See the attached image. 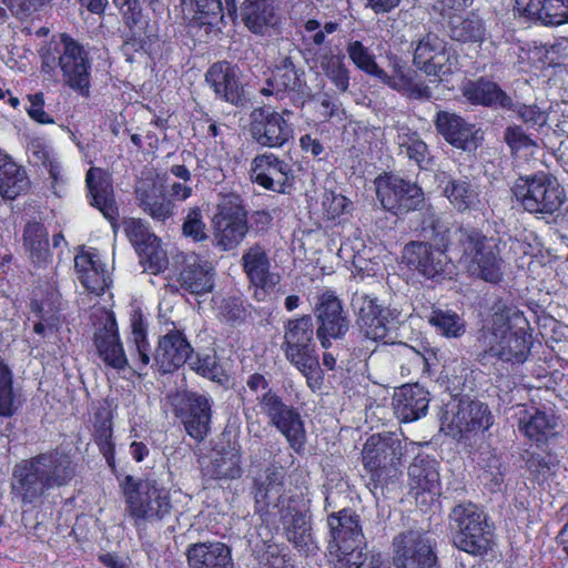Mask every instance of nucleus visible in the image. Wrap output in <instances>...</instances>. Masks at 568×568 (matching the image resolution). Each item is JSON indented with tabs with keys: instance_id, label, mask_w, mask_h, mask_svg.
Here are the masks:
<instances>
[{
	"instance_id": "5fc2aeb1",
	"label": "nucleus",
	"mask_w": 568,
	"mask_h": 568,
	"mask_svg": "<svg viewBox=\"0 0 568 568\" xmlns=\"http://www.w3.org/2000/svg\"><path fill=\"white\" fill-rule=\"evenodd\" d=\"M346 52L354 65L362 72L376 79L386 77V71L382 69L375 59V55L359 40L347 43Z\"/></svg>"
},
{
	"instance_id": "e433bc0d",
	"label": "nucleus",
	"mask_w": 568,
	"mask_h": 568,
	"mask_svg": "<svg viewBox=\"0 0 568 568\" xmlns=\"http://www.w3.org/2000/svg\"><path fill=\"white\" fill-rule=\"evenodd\" d=\"M239 16L245 28L256 36L266 34L281 21L276 0H244Z\"/></svg>"
},
{
	"instance_id": "a211bd4d",
	"label": "nucleus",
	"mask_w": 568,
	"mask_h": 568,
	"mask_svg": "<svg viewBox=\"0 0 568 568\" xmlns=\"http://www.w3.org/2000/svg\"><path fill=\"white\" fill-rule=\"evenodd\" d=\"M291 111L277 112L270 106L255 108L250 115L248 131L254 142L263 148L280 149L293 136V126L285 119Z\"/></svg>"
},
{
	"instance_id": "37998d69",
	"label": "nucleus",
	"mask_w": 568,
	"mask_h": 568,
	"mask_svg": "<svg viewBox=\"0 0 568 568\" xmlns=\"http://www.w3.org/2000/svg\"><path fill=\"white\" fill-rule=\"evenodd\" d=\"M139 205L154 221L165 222L174 213V203L165 191L155 183H148L136 190Z\"/></svg>"
},
{
	"instance_id": "5701e85b",
	"label": "nucleus",
	"mask_w": 568,
	"mask_h": 568,
	"mask_svg": "<svg viewBox=\"0 0 568 568\" xmlns=\"http://www.w3.org/2000/svg\"><path fill=\"white\" fill-rule=\"evenodd\" d=\"M193 353L184 331L173 327L159 337L152 366L162 375L172 374L186 364Z\"/></svg>"
},
{
	"instance_id": "69168bd1",
	"label": "nucleus",
	"mask_w": 568,
	"mask_h": 568,
	"mask_svg": "<svg viewBox=\"0 0 568 568\" xmlns=\"http://www.w3.org/2000/svg\"><path fill=\"white\" fill-rule=\"evenodd\" d=\"M505 142L513 152H519L537 146L534 139L520 125H509L505 130Z\"/></svg>"
},
{
	"instance_id": "f704fd0d",
	"label": "nucleus",
	"mask_w": 568,
	"mask_h": 568,
	"mask_svg": "<svg viewBox=\"0 0 568 568\" xmlns=\"http://www.w3.org/2000/svg\"><path fill=\"white\" fill-rule=\"evenodd\" d=\"M436 459L429 455L417 454L408 467L409 494L418 500L420 496L429 494L432 498L439 495L440 478Z\"/></svg>"
},
{
	"instance_id": "0e129e2a",
	"label": "nucleus",
	"mask_w": 568,
	"mask_h": 568,
	"mask_svg": "<svg viewBox=\"0 0 568 568\" xmlns=\"http://www.w3.org/2000/svg\"><path fill=\"white\" fill-rule=\"evenodd\" d=\"M124 232L134 248L141 246L148 240L155 241V234L151 233L149 226L140 219L124 221Z\"/></svg>"
},
{
	"instance_id": "39448f33",
	"label": "nucleus",
	"mask_w": 568,
	"mask_h": 568,
	"mask_svg": "<svg viewBox=\"0 0 568 568\" xmlns=\"http://www.w3.org/2000/svg\"><path fill=\"white\" fill-rule=\"evenodd\" d=\"M126 511L135 520H162L172 510L170 490L152 477H135L116 474Z\"/></svg>"
},
{
	"instance_id": "a878e982",
	"label": "nucleus",
	"mask_w": 568,
	"mask_h": 568,
	"mask_svg": "<svg viewBox=\"0 0 568 568\" xmlns=\"http://www.w3.org/2000/svg\"><path fill=\"white\" fill-rule=\"evenodd\" d=\"M193 12L189 28L200 41L210 42L217 39L226 27L222 0H190Z\"/></svg>"
},
{
	"instance_id": "c9c22d12",
	"label": "nucleus",
	"mask_w": 568,
	"mask_h": 568,
	"mask_svg": "<svg viewBox=\"0 0 568 568\" xmlns=\"http://www.w3.org/2000/svg\"><path fill=\"white\" fill-rule=\"evenodd\" d=\"M429 393L419 384H404L395 390L393 407L402 423H412L426 415Z\"/></svg>"
},
{
	"instance_id": "c756f323",
	"label": "nucleus",
	"mask_w": 568,
	"mask_h": 568,
	"mask_svg": "<svg viewBox=\"0 0 568 568\" xmlns=\"http://www.w3.org/2000/svg\"><path fill=\"white\" fill-rule=\"evenodd\" d=\"M237 71L236 65L223 60L214 62L205 73V81L215 97L233 105H239L244 97V88Z\"/></svg>"
},
{
	"instance_id": "f03ea898",
	"label": "nucleus",
	"mask_w": 568,
	"mask_h": 568,
	"mask_svg": "<svg viewBox=\"0 0 568 568\" xmlns=\"http://www.w3.org/2000/svg\"><path fill=\"white\" fill-rule=\"evenodd\" d=\"M77 467L72 455L60 447L21 459L13 466L10 493L22 507H36L51 489L69 486Z\"/></svg>"
},
{
	"instance_id": "a18cd8bd",
	"label": "nucleus",
	"mask_w": 568,
	"mask_h": 568,
	"mask_svg": "<svg viewBox=\"0 0 568 568\" xmlns=\"http://www.w3.org/2000/svg\"><path fill=\"white\" fill-rule=\"evenodd\" d=\"M29 179L24 169L10 158L0 159V194L13 200L29 187Z\"/></svg>"
},
{
	"instance_id": "9b49d317",
	"label": "nucleus",
	"mask_w": 568,
	"mask_h": 568,
	"mask_svg": "<svg viewBox=\"0 0 568 568\" xmlns=\"http://www.w3.org/2000/svg\"><path fill=\"white\" fill-rule=\"evenodd\" d=\"M173 415L180 420L185 433L197 443L211 432L213 399L194 390H176L169 396Z\"/></svg>"
},
{
	"instance_id": "412c9836",
	"label": "nucleus",
	"mask_w": 568,
	"mask_h": 568,
	"mask_svg": "<svg viewBox=\"0 0 568 568\" xmlns=\"http://www.w3.org/2000/svg\"><path fill=\"white\" fill-rule=\"evenodd\" d=\"M92 342L105 366L116 371H123L129 366L113 312H106L103 322L95 325Z\"/></svg>"
},
{
	"instance_id": "e2e57ef3",
	"label": "nucleus",
	"mask_w": 568,
	"mask_h": 568,
	"mask_svg": "<svg viewBox=\"0 0 568 568\" xmlns=\"http://www.w3.org/2000/svg\"><path fill=\"white\" fill-rule=\"evenodd\" d=\"M186 363L192 371L204 378L215 381L219 376V365L215 357L212 355L196 354L193 356L192 354Z\"/></svg>"
},
{
	"instance_id": "7ed1b4c3",
	"label": "nucleus",
	"mask_w": 568,
	"mask_h": 568,
	"mask_svg": "<svg viewBox=\"0 0 568 568\" xmlns=\"http://www.w3.org/2000/svg\"><path fill=\"white\" fill-rule=\"evenodd\" d=\"M404 446L396 434L390 432L371 435L362 450L363 478L368 490L376 496L385 495L399 484Z\"/></svg>"
},
{
	"instance_id": "f3484780",
	"label": "nucleus",
	"mask_w": 568,
	"mask_h": 568,
	"mask_svg": "<svg viewBox=\"0 0 568 568\" xmlns=\"http://www.w3.org/2000/svg\"><path fill=\"white\" fill-rule=\"evenodd\" d=\"M282 348L286 359L294 367L302 366L304 369H311L317 366L318 355L311 315L306 314L287 321Z\"/></svg>"
},
{
	"instance_id": "052dcab7",
	"label": "nucleus",
	"mask_w": 568,
	"mask_h": 568,
	"mask_svg": "<svg viewBox=\"0 0 568 568\" xmlns=\"http://www.w3.org/2000/svg\"><path fill=\"white\" fill-rule=\"evenodd\" d=\"M182 234L194 243H201L209 239L203 214L199 206L189 210L182 224Z\"/></svg>"
},
{
	"instance_id": "3c124183",
	"label": "nucleus",
	"mask_w": 568,
	"mask_h": 568,
	"mask_svg": "<svg viewBox=\"0 0 568 568\" xmlns=\"http://www.w3.org/2000/svg\"><path fill=\"white\" fill-rule=\"evenodd\" d=\"M398 140L400 151L420 170H427L432 165L429 148L417 131L407 129V132L398 134Z\"/></svg>"
},
{
	"instance_id": "c85d7f7f",
	"label": "nucleus",
	"mask_w": 568,
	"mask_h": 568,
	"mask_svg": "<svg viewBox=\"0 0 568 568\" xmlns=\"http://www.w3.org/2000/svg\"><path fill=\"white\" fill-rule=\"evenodd\" d=\"M353 306L357 313V324L366 338L377 342L388 335L389 312L377 304L375 297L356 293Z\"/></svg>"
},
{
	"instance_id": "ea45409f",
	"label": "nucleus",
	"mask_w": 568,
	"mask_h": 568,
	"mask_svg": "<svg viewBox=\"0 0 568 568\" xmlns=\"http://www.w3.org/2000/svg\"><path fill=\"white\" fill-rule=\"evenodd\" d=\"M285 535L295 548L303 549L311 541V517L302 510L296 501L288 503L277 515Z\"/></svg>"
},
{
	"instance_id": "bb28decb",
	"label": "nucleus",
	"mask_w": 568,
	"mask_h": 568,
	"mask_svg": "<svg viewBox=\"0 0 568 568\" xmlns=\"http://www.w3.org/2000/svg\"><path fill=\"white\" fill-rule=\"evenodd\" d=\"M443 195L460 214L478 212L485 207L483 192L475 178L447 175L442 181Z\"/></svg>"
},
{
	"instance_id": "9d476101",
	"label": "nucleus",
	"mask_w": 568,
	"mask_h": 568,
	"mask_svg": "<svg viewBox=\"0 0 568 568\" xmlns=\"http://www.w3.org/2000/svg\"><path fill=\"white\" fill-rule=\"evenodd\" d=\"M440 424L448 435L463 439L488 430L494 424V416L486 403L460 398L445 405Z\"/></svg>"
},
{
	"instance_id": "7c9ffc66",
	"label": "nucleus",
	"mask_w": 568,
	"mask_h": 568,
	"mask_svg": "<svg viewBox=\"0 0 568 568\" xmlns=\"http://www.w3.org/2000/svg\"><path fill=\"white\" fill-rule=\"evenodd\" d=\"M242 265L250 283L256 287V298L263 301L280 281L270 271L271 263L264 247L260 244L251 246L242 256Z\"/></svg>"
},
{
	"instance_id": "774afa93",
	"label": "nucleus",
	"mask_w": 568,
	"mask_h": 568,
	"mask_svg": "<svg viewBox=\"0 0 568 568\" xmlns=\"http://www.w3.org/2000/svg\"><path fill=\"white\" fill-rule=\"evenodd\" d=\"M518 116L523 120L528 129L535 130L542 128L548 121V114L536 104L520 105L518 108Z\"/></svg>"
},
{
	"instance_id": "dca6fc26",
	"label": "nucleus",
	"mask_w": 568,
	"mask_h": 568,
	"mask_svg": "<svg viewBox=\"0 0 568 568\" xmlns=\"http://www.w3.org/2000/svg\"><path fill=\"white\" fill-rule=\"evenodd\" d=\"M262 95H274L277 100L290 99L291 105L297 109L313 99L305 80V71L297 68L291 57H285L275 67L272 75L261 90Z\"/></svg>"
},
{
	"instance_id": "4c0bfd02",
	"label": "nucleus",
	"mask_w": 568,
	"mask_h": 568,
	"mask_svg": "<svg viewBox=\"0 0 568 568\" xmlns=\"http://www.w3.org/2000/svg\"><path fill=\"white\" fill-rule=\"evenodd\" d=\"M185 556L190 568H234L232 550L221 541L191 544Z\"/></svg>"
},
{
	"instance_id": "ddd939ff",
	"label": "nucleus",
	"mask_w": 568,
	"mask_h": 568,
	"mask_svg": "<svg viewBox=\"0 0 568 568\" xmlns=\"http://www.w3.org/2000/svg\"><path fill=\"white\" fill-rule=\"evenodd\" d=\"M392 562L395 568H439L436 541L424 531H400L392 540Z\"/></svg>"
},
{
	"instance_id": "4468645a",
	"label": "nucleus",
	"mask_w": 568,
	"mask_h": 568,
	"mask_svg": "<svg viewBox=\"0 0 568 568\" xmlns=\"http://www.w3.org/2000/svg\"><path fill=\"white\" fill-rule=\"evenodd\" d=\"M313 314L316 336L324 349L332 347V339L343 338L351 326L348 311L332 288H324L315 296Z\"/></svg>"
},
{
	"instance_id": "bf43d9fd",
	"label": "nucleus",
	"mask_w": 568,
	"mask_h": 568,
	"mask_svg": "<svg viewBox=\"0 0 568 568\" xmlns=\"http://www.w3.org/2000/svg\"><path fill=\"white\" fill-rule=\"evenodd\" d=\"M261 568H282L292 562L290 550L285 545L264 542V549L258 555Z\"/></svg>"
},
{
	"instance_id": "603ef678",
	"label": "nucleus",
	"mask_w": 568,
	"mask_h": 568,
	"mask_svg": "<svg viewBox=\"0 0 568 568\" xmlns=\"http://www.w3.org/2000/svg\"><path fill=\"white\" fill-rule=\"evenodd\" d=\"M361 544L362 541L334 542L329 550L333 568H359L366 559Z\"/></svg>"
},
{
	"instance_id": "f257e3e1",
	"label": "nucleus",
	"mask_w": 568,
	"mask_h": 568,
	"mask_svg": "<svg viewBox=\"0 0 568 568\" xmlns=\"http://www.w3.org/2000/svg\"><path fill=\"white\" fill-rule=\"evenodd\" d=\"M422 230L442 253L467 265L476 277L491 284L501 281L499 240L471 224L449 222L435 211L424 213Z\"/></svg>"
},
{
	"instance_id": "864d4df0",
	"label": "nucleus",
	"mask_w": 568,
	"mask_h": 568,
	"mask_svg": "<svg viewBox=\"0 0 568 568\" xmlns=\"http://www.w3.org/2000/svg\"><path fill=\"white\" fill-rule=\"evenodd\" d=\"M140 263L151 274L158 275L166 270L168 256L162 248L160 239L155 235V241L148 240L141 246L135 248Z\"/></svg>"
},
{
	"instance_id": "72a5a7b5",
	"label": "nucleus",
	"mask_w": 568,
	"mask_h": 568,
	"mask_svg": "<svg viewBox=\"0 0 568 568\" xmlns=\"http://www.w3.org/2000/svg\"><path fill=\"white\" fill-rule=\"evenodd\" d=\"M514 11L545 27L568 23V0H515Z\"/></svg>"
},
{
	"instance_id": "b1692460",
	"label": "nucleus",
	"mask_w": 568,
	"mask_h": 568,
	"mask_svg": "<svg viewBox=\"0 0 568 568\" xmlns=\"http://www.w3.org/2000/svg\"><path fill=\"white\" fill-rule=\"evenodd\" d=\"M85 186L89 204L99 210L111 226L115 229L120 213L111 174L102 168L92 166L87 171Z\"/></svg>"
},
{
	"instance_id": "c03bdc74",
	"label": "nucleus",
	"mask_w": 568,
	"mask_h": 568,
	"mask_svg": "<svg viewBox=\"0 0 568 568\" xmlns=\"http://www.w3.org/2000/svg\"><path fill=\"white\" fill-rule=\"evenodd\" d=\"M242 474V454L235 447H223L204 468V475L214 480L239 479Z\"/></svg>"
},
{
	"instance_id": "f8f14e48",
	"label": "nucleus",
	"mask_w": 568,
	"mask_h": 568,
	"mask_svg": "<svg viewBox=\"0 0 568 568\" xmlns=\"http://www.w3.org/2000/svg\"><path fill=\"white\" fill-rule=\"evenodd\" d=\"M375 189L383 210L397 217L419 210L425 202L424 191L416 182L392 172L379 174Z\"/></svg>"
},
{
	"instance_id": "cd10ccee",
	"label": "nucleus",
	"mask_w": 568,
	"mask_h": 568,
	"mask_svg": "<svg viewBox=\"0 0 568 568\" xmlns=\"http://www.w3.org/2000/svg\"><path fill=\"white\" fill-rule=\"evenodd\" d=\"M517 427L531 446L548 447L558 435V417L541 408L525 409L520 413Z\"/></svg>"
},
{
	"instance_id": "338daca9",
	"label": "nucleus",
	"mask_w": 568,
	"mask_h": 568,
	"mask_svg": "<svg viewBox=\"0 0 568 568\" xmlns=\"http://www.w3.org/2000/svg\"><path fill=\"white\" fill-rule=\"evenodd\" d=\"M220 314L227 323L235 325L244 322L246 317V310L240 297L230 296L223 298L220 305Z\"/></svg>"
},
{
	"instance_id": "8fccbe9b",
	"label": "nucleus",
	"mask_w": 568,
	"mask_h": 568,
	"mask_svg": "<svg viewBox=\"0 0 568 568\" xmlns=\"http://www.w3.org/2000/svg\"><path fill=\"white\" fill-rule=\"evenodd\" d=\"M524 460L530 479L537 484L546 483L556 474L560 464L557 454L550 449L542 453L527 450Z\"/></svg>"
},
{
	"instance_id": "6e6d98bb",
	"label": "nucleus",
	"mask_w": 568,
	"mask_h": 568,
	"mask_svg": "<svg viewBox=\"0 0 568 568\" xmlns=\"http://www.w3.org/2000/svg\"><path fill=\"white\" fill-rule=\"evenodd\" d=\"M428 323L448 338L460 337L466 332L465 322L453 311L433 310Z\"/></svg>"
},
{
	"instance_id": "423d86ee",
	"label": "nucleus",
	"mask_w": 568,
	"mask_h": 568,
	"mask_svg": "<svg viewBox=\"0 0 568 568\" xmlns=\"http://www.w3.org/2000/svg\"><path fill=\"white\" fill-rule=\"evenodd\" d=\"M246 385L252 392L267 389L258 399L263 412L270 423L286 438L288 446L296 454L303 453L306 444V430L298 409L286 405L278 394L270 389L268 381L261 373L251 374Z\"/></svg>"
},
{
	"instance_id": "20e7f679",
	"label": "nucleus",
	"mask_w": 568,
	"mask_h": 568,
	"mask_svg": "<svg viewBox=\"0 0 568 568\" xmlns=\"http://www.w3.org/2000/svg\"><path fill=\"white\" fill-rule=\"evenodd\" d=\"M453 545L473 557L485 558L496 546L495 527L471 501L457 504L449 514Z\"/></svg>"
},
{
	"instance_id": "680f3d73",
	"label": "nucleus",
	"mask_w": 568,
	"mask_h": 568,
	"mask_svg": "<svg viewBox=\"0 0 568 568\" xmlns=\"http://www.w3.org/2000/svg\"><path fill=\"white\" fill-rule=\"evenodd\" d=\"M114 7L122 16L129 30L135 29L143 19V10L139 0H112Z\"/></svg>"
},
{
	"instance_id": "0eeeda50",
	"label": "nucleus",
	"mask_w": 568,
	"mask_h": 568,
	"mask_svg": "<svg viewBox=\"0 0 568 568\" xmlns=\"http://www.w3.org/2000/svg\"><path fill=\"white\" fill-rule=\"evenodd\" d=\"M513 193L525 211L542 217L558 219L566 201V191L557 178L542 171L520 176Z\"/></svg>"
},
{
	"instance_id": "6e6552de",
	"label": "nucleus",
	"mask_w": 568,
	"mask_h": 568,
	"mask_svg": "<svg viewBox=\"0 0 568 568\" xmlns=\"http://www.w3.org/2000/svg\"><path fill=\"white\" fill-rule=\"evenodd\" d=\"M525 327L513 329L504 322L497 324L495 320L488 333L484 336L485 349L483 358L495 357L514 369L525 364L534 344L532 334Z\"/></svg>"
},
{
	"instance_id": "1a4fd4ad",
	"label": "nucleus",
	"mask_w": 568,
	"mask_h": 568,
	"mask_svg": "<svg viewBox=\"0 0 568 568\" xmlns=\"http://www.w3.org/2000/svg\"><path fill=\"white\" fill-rule=\"evenodd\" d=\"M215 246L233 251L245 240L248 231V212L241 195L229 193L217 204L212 219Z\"/></svg>"
},
{
	"instance_id": "4be33fe9",
	"label": "nucleus",
	"mask_w": 568,
	"mask_h": 568,
	"mask_svg": "<svg viewBox=\"0 0 568 568\" xmlns=\"http://www.w3.org/2000/svg\"><path fill=\"white\" fill-rule=\"evenodd\" d=\"M436 132L452 146L474 151L480 145L479 129L456 112L439 110L433 119Z\"/></svg>"
},
{
	"instance_id": "2eb2a0df",
	"label": "nucleus",
	"mask_w": 568,
	"mask_h": 568,
	"mask_svg": "<svg viewBox=\"0 0 568 568\" xmlns=\"http://www.w3.org/2000/svg\"><path fill=\"white\" fill-rule=\"evenodd\" d=\"M61 50L55 45V51L59 53L58 64L64 84L79 95L89 98L92 72L89 51L68 33L61 34Z\"/></svg>"
},
{
	"instance_id": "6ab92c4d",
	"label": "nucleus",
	"mask_w": 568,
	"mask_h": 568,
	"mask_svg": "<svg viewBox=\"0 0 568 568\" xmlns=\"http://www.w3.org/2000/svg\"><path fill=\"white\" fill-rule=\"evenodd\" d=\"M248 173L253 184L280 194L288 193L295 181L292 165L272 152L257 154Z\"/></svg>"
},
{
	"instance_id": "a19ab883",
	"label": "nucleus",
	"mask_w": 568,
	"mask_h": 568,
	"mask_svg": "<svg viewBox=\"0 0 568 568\" xmlns=\"http://www.w3.org/2000/svg\"><path fill=\"white\" fill-rule=\"evenodd\" d=\"M448 58L445 48L437 43V38L427 34L417 44L413 62L417 69L427 75L439 77L445 74V64Z\"/></svg>"
},
{
	"instance_id": "49530a36",
	"label": "nucleus",
	"mask_w": 568,
	"mask_h": 568,
	"mask_svg": "<svg viewBox=\"0 0 568 568\" xmlns=\"http://www.w3.org/2000/svg\"><path fill=\"white\" fill-rule=\"evenodd\" d=\"M327 524L334 539V542H355L362 541V527L358 516L352 514L349 509H342L327 517Z\"/></svg>"
},
{
	"instance_id": "2f4dec72",
	"label": "nucleus",
	"mask_w": 568,
	"mask_h": 568,
	"mask_svg": "<svg viewBox=\"0 0 568 568\" xmlns=\"http://www.w3.org/2000/svg\"><path fill=\"white\" fill-rule=\"evenodd\" d=\"M74 268L79 282L89 293L101 296L109 288L111 281L97 248L81 247L74 256Z\"/></svg>"
},
{
	"instance_id": "aec40b11",
	"label": "nucleus",
	"mask_w": 568,
	"mask_h": 568,
	"mask_svg": "<svg viewBox=\"0 0 568 568\" xmlns=\"http://www.w3.org/2000/svg\"><path fill=\"white\" fill-rule=\"evenodd\" d=\"M253 495L256 513L265 521L277 516L288 503L295 501L285 497L284 475L275 467H267L263 477L254 478Z\"/></svg>"
},
{
	"instance_id": "473e14b6",
	"label": "nucleus",
	"mask_w": 568,
	"mask_h": 568,
	"mask_svg": "<svg viewBox=\"0 0 568 568\" xmlns=\"http://www.w3.org/2000/svg\"><path fill=\"white\" fill-rule=\"evenodd\" d=\"M176 280L190 294L202 295L214 287V268L195 253L184 254L181 256Z\"/></svg>"
},
{
	"instance_id": "58836bf2",
	"label": "nucleus",
	"mask_w": 568,
	"mask_h": 568,
	"mask_svg": "<svg viewBox=\"0 0 568 568\" xmlns=\"http://www.w3.org/2000/svg\"><path fill=\"white\" fill-rule=\"evenodd\" d=\"M460 90L463 97L473 105L487 108L501 106L509 109L513 103L511 98L499 87V84L486 77L465 81Z\"/></svg>"
},
{
	"instance_id": "393cba45",
	"label": "nucleus",
	"mask_w": 568,
	"mask_h": 568,
	"mask_svg": "<svg viewBox=\"0 0 568 568\" xmlns=\"http://www.w3.org/2000/svg\"><path fill=\"white\" fill-rule=\"evenodd\" d=\"M403 263L427 280H438L445 274L446 262L436 245L429 242L410 241L402 252Z\"/></svg>"
},
{
	"instance_id": "4d7b16f0",
	"label": "nucleus",
	"mask_w": 568,
	"mask_h": 568,
	"mask_svg": "<svg viewBox=\"0 0 568 568\" xmlns=\"http://www.w3.org/2000/svg\"><path fill=\"white\" fill-rule=\"evenodd\" d=\"M324 74L341 92H345L349 87V71L345 65L343 54L325 55L321 62Z\"/></svg>"
},
{
	"instance_id": "de8ad7c7",
	"label": "nucleus",
	"mask_w": 568,
	"mask_h": 568,
	"mask_svg": "<svg viewBox=\"0 0 568 568\" xmlns=\"http://www.w3.org/2000/svg\"><path fill=\"white\" fill-rule=\"evenodd\" d=\"M448 36L452 40L462 43L481 42L485 37L483 20L470 13L466 17L454 14L448 21Z\"/></svg>"
},
{
	"instance_id": "09e8293b",
	"label": "nucleus",
	"mask_w": 568,
	"mask_h": 568,
	"mask_svg": "<svg viewBox=\"0 0 568 568\" xmlns=\"http://www.w3.org/2000/svg\"><path fill=\"white\" fill-rule=\"evenodd\" d=\"M22 237L32 263L41 264L45 262L50 250L49 234L44 224L36 220L28 221L23 227Z\"/></svg>"
},
{
	"instance_id": "79ce46f5",
	"label": "nucleus",
	"mask_w": 568,
	"mask_h": 568,
	"mask_svg": "<svg viewBox=\"0 0 568 568\" xmlns=\"http://www.w3.org/2000/svg\"><path fill=\"white\" fill-rule=\"evenodd\" d=\"M417 73L406 64L395 63L392 74L386 72V77L378 80L389 88L406 94L409 99L429 100L432 91L428 85L416 81Z\"/></svg>"
},
{
	"instance_id": "13d9d810",
	"label": "nucleus",
	"mask_w": 568,
	"mask_h": 568,
	"mask_svg": "<svg viewBox=\"0 0 568 568\" xmlns=\"http://www.w3.org/2000/svg\"><path fill=\"white\" fill-rule=\"evenodd\" d=\"M92 439L97 445L99 453L103 456L110 471L116 476L118 464L115 457L116 444L114 439V429H93Z\"/></svg>"
}]
</instances>
